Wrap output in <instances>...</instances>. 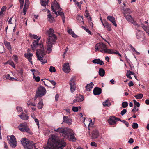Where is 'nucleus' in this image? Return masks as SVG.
I'll list each match as a JSON object with an SVG mask.
<instances>
[{"instance_id": "obj_1", "label": "nucleus", "mask_w": 149, "mask_h": 149, "mask_svg": "<svg viewBox=\"0 0 149 149\" xmlns=\"http://www.w3.org/2000/svg\"><path fill=\"white\" fill-rule=\"evenodd\" d=\"M39 46L40 49H37L36 52V55L38 60L41 61L42 64H44L47 62V60L43 58L44 56L45 55L46 52L44 50L43 45L42 44H39L37 40H35L33 42L31 46L32 50L34 51L37 47Z\"/></svg>"}, {"instance_id": "obj_2", "label": "nucleus", "mask_w": 149, "mask_h": 149, "mask_svg": "<svg viewBox=\"0 0 149 149\" xmlns=\"http://www.w3.org/2000/svg\"><path fill=\"white\" fill-rule=\"evenodd\" d=\"M53 29L50 28L47 31L49 37L46 41L47 51L49 53L52 50V45L56 42L57 39L56 36L54 33Z\"/></svg>"}, {"instance_id": "obj_3", "label": "nucleus", "mask_w": 149, "mask_h": 149, "mask_svg": "<svg viewBox=\"0 0 149 149\" xmlns=\"http://www.w3.org/2000/svg\"><path fill=\"white\" fill-rule=\"evenodd\" d=\"M21 142L26 149H32L33 147H35L34 143L32 141H29L25 138L22 139Z\"/></svg>"}, {"instance_id": "obj_4", "label": "nucleus", "mask_w": 149, "mask_h": 149, "mask_svg": "<svg viewBox=\"0 0 149 149\" xmlns=\"http://www.w3.org/2000/svg\"><path fill=\"white\" fill-rule=\"evenodd\" d=\"M95 51L100 50V51L102 53H108L109 52V50L110 49H108L106 45L103 43H99L97 44L95 46Z\"/></svg>"}, {"instance_id": "obj_5", "label": "nucleus", "mask_w": 149, "mask_h": 149, "mask_svg": "<svg viewBox=\"0 0 149 149\" xmlns=\"http://www.w3.org/2000/svg\"><path fill=\"white\" fill-rule=\"evenodd\" d=\"M46 93V90L45 88L42 86L39 87L36 94L35 97V100H36V98L38 97H41Z\"/></svg>"}, {"instance_id": "obj_6", "label": "nucleus", "mask_w": 149, "mask_h": 149, "mask_svg": "<svg viewBox=\"0 0 149 149\" xmlns=\"http://www.w3.org/2000/svg\"><path fill=\"white\" fill-rule=\"evenodd\" d=\"M27 126L26 123H24L20 124L18 127V128L22 132H28L30 133H31L30 130L27 127Z\"/></svg>"}, {"instance_id": "obj_7", "label": "nucleus", "mask_w": 149, "mask_h": 149, "mask_svg": "<svg viewBox=\"0 0 149 149\" xmlns=\"http://www.w3.org/2000/svg\"><path fill=\"white\" fill-rule=\"evenodd\" d=\"M8 142L10 146L12 147L15 148L17 146V142L16 139L14 135H11L10 136V139H8Z\"/></svg>"}, {"instance_id": "obj_8", "label": "nucleus", "mask_w": 149, "mask_h": 149, "mask_svg": "<svg viewBox=\"0 0 149 149\" xmlns=\"http://www.w3.org/2000/svg\"><path fill=\"white\" fill-rule=\"evenodd\" d=\"M67 136L70 141H76V139L74 136V133L72 130L67 132Z\"/></svg>"}, {"instance_id": "obj_9", "label": "nucleus", "mask_w": 149, "mask_h": 149, "mask_svg": "<svg viewBox=\"0 0 149 149\" xmlns=\"http://www.w3.org/2000/svg\"><path fill=\"white\" fill-rule=\"evenodd\" d=\"M51 8L52 11L54 12V13L56 14L57 16H58V15L56 10L60 8V6L56 1H54L53 6H52Z\"/></svg>"}, {"instance_id": "obj_10", "label": "nucleus", "mask_w": 149, "mask_h": 149, "mask_svg": "<svg viewBox=\"0 0 149 149\" xmlns=\"http://www.w3.org/2000/svg\"><path fill=\"white\" fill-rule=\"evenodd\" d=\"M75 79V77H73L71 79L69 82L70 85V89L72 92H73L75 90L76 87Z\"/></svg>"}, {"instance_id": "obj_11", "label": "nucleus", "mask_w": 149, "mask_h": 149, "mask_svg": "<svg viewBox=\"0 0 149 149\" xmlns=\"http://www.w3.org/2000/svg\"><path fill=\"white\" fill-rule=\"evenodd\" d=\"M54 130L55 132H57L59 133L63 134H65L67 133V129L64 127H59L57 129H54Z\"/></svg>"}, {"instance_id": "obj_12", "label": "nucleus", "mask_w": 149, "mask_h": 149, "mask_svg": "<svg viewBox=\"0 0 149 149\" xmlns=\"http://www.w3.org/2000/svg\"><path fill=\"white\" fill-rule=\"evenodd\" d=\"M63 69V71L66 73H68L70 72V68L68 63H65L64 64Z\"/></svg>"}, {"instance_id": "obj_13", "label": "nucleus", "mask_w": 149, "mask_h": 149, "mask_svg": "<svg viewBox=\"0 0 149 149\" xmlns=\"http://www.w3.org/2000/svg\"><path fill=\"white\" fill-rule=\"evenodd\" d=\"M109 123L111 125H113L116 124V117L115 116H111L109 119L108 120Z\"/></svg>"}, {"instance_id": "obj_14", "label": "nucleus", "mask_w": 149, "mask_h": 149, "mask_svg": "<svg viewBox=\"0 0 149 149\" xmlns=\"http://www.w3.org/2000/svg\"><path fill=\"white\" fill-rule=\"evenodd\" d=\"M102 93V89L100 88L96 87L94 88L93 90V93L94 95H97L100 94Z\"/></svg>"}, {"instance_id": "obj_15", "label": "nucleus", "mask_w": 149, "mask_h": 149, "mask_svg": "<svg viewBox=\"0 0 149 149\" xmlns=\"http://www.w3.org/2000/svg\"><path fill=\"white\" fill-rule=\"evenodd\" d=\"M47 16L48 17V19L50 23L54 22V18L51 14L49 10H48L47 11Z\"/></svg>"}, {"instance_id": "obj_16", "label": "nucleus", "mask_w": 149, "mask_h": 149, "mask_svg": "<svg viewBox=\"0 0 149 149\" xmlns=\"http://www.w3.org/2000/svg\"><path fill=\"white\" fill-rule=\"evenodd\" d=\"M108 20L111 22L113 25L116 27L117 26V25L115 19L114 17L111 16H108L107 17Z\"/></svg>"}, {"instance_id": "obj_17", "label": "nucleus", "mask_w": 149, "mask_h": 149, "mask_svg": "<svg viewBox=\"0 0 149 149\" xmlns=\"http://www.w3.org/2000/svg\"><path fill=\"white\" fill-rule=\"evenodd\" d=\"M99 136L98 131L96 130H93L92 132V139H95L97 138Z\"/></svg>"}, {"instance_id": "obj_18", "label": "nucleus", "mask_w": 149, "mask_h": 149, "mask_svg": "<svg viewBox=\"0 0 149 149\" xmlns=\"http://www.w3.org/2000/svg\"><path fill=\"white\" fill-rule=\"evenodd\" d=\"M94 84L92 82L88 84L85 87L87 91H90L93 88Z\"/></svg>"}, {"instance_id": "obj_19", "label": "nucleus", "mask_w": 149, "mask_h": 149, "mask_svg": "<svg viewBox=\"0 0 149 149\" xmlns=\"http://www.w3.org/2000/svg\"><path fill=\"white\" fill-rule=\"evenodd\" d=\"M63 122H65L69 125H71L72 123L71 120L69 119L67 116H64L63 118Z\"/></svg>"}, {"instance_id": "obj_20", "label": "nucleus", "mask_w": 149, "mask_h": 149, "mask_svg": "<svg viewBox=\"0 0 149 149\" xmlns=\"http://www.w3.org/2000/svg\"><path fill=\"white\" fill-rule=\"evenodd\" d=\"M21 119L24 120H27L29 118V117L27 114H25L22 112V114L20 115H18Z\"/></svg>"}, {"instance_id": "obj_21", "label": "nucleus", "mask_w": 149, "mask_h": 149, "mask_svg": "<svg viewBox=\"0 0 149 149\" xmlns=\"http://www.w3.org/2000/svg\"><path fill=\"white\" fill-rule=\"evenodd\" d=\"M92 62L95 64H99L100 65H103L104 64L103 62L100 60L99 59H95L92 60Z\"/></svg>"}, {"instance_id": "obj_22", "label": "nucleus", "mask_w": 149, "mask_h": 149, "mask_svg": "<svg viewBox=\"0 0 149 149\" xmlns=\"http://www.w3.org/2000/svg\"><path fill=\"white\" fill-rule=\"evenodd\" d=\"M102 24L104 27L106 28L108 31H110L111 30V24L108 23L106 21L104 23L102 22Z\"/></svg>"}, {"instance_id": "obj_23", "label": "nucleus", "mask_w": 149, "mask_h": 149, "mask_svg": "<svg viewBox=\"0 0 149 149\" xmlns=\"http://www.w3.org/2000/svg\"><path fill=\"white\" fill-rule=\"evenodd\" d=\"M109 54H115L118 55L120 57H121V54L120 53H119L118 51L116 50L110 49V50H109Z\"/></svg>"}, {"instance_id": "obj_24", "label": "nucleus", "mask_w": 149, "mask_h": 149, "mask_svg": "<svg viewBox=\"0 0 149 149\" xmlns=\"http://www.w3.org/2000/svg\"><path fill=\"white\" fill-rule=\"evenodd\" d=\"M25 57L27 58L29 61L31 63H32V61H31V57L33 56V54L31 53L25 54Z\"/></svg>"}, {"instance_id": "obj_25", "label": "nucleus", "mask_w": 149, "mask_h": 149, "mask_svg": "<svg viewBox=\"0 0 149 149\" xmlns=\"http://www.w3.org/2000/svg\"><path fill=\"white\" fill-rule=\"evenodd\" d=\"M84 100L83 97L81 95H79L76 99H74L73 101L74 103L81 102Z\"/></svg>"}, {"instance_id": "obj_26", "label": "nucleus", "mask_w": 149, "mask_h": 149, "mask_svg": "<svg viewBox=\"0 0 149 149\" xmlns=\"http://www.w3.org/2000/svg\"><path fill=\"white\" fill-rule=\"evenodd\" d=\"M122 7L123 8V9L124 10V16H125V14H126V15H130L132 13V12L130 9L127 8L124 10L123 6Z\"/></svg>"}, {"instance_id": "obj_27", "label": "nucleus", "mask_w": 149, "mask_h": 149, "mask_svg": "<svg viewBox=\"0 0 149 149\" xmlns=\"http://www.w3.org/2000/svg\"><path fill=\"white\" fill-rule=\"evenodd\" d=\"M49 0H40V3L42 6L45 7L46 5H48Z\"/></svg>"}, {"instance_id": "obj_28", "label": "nucleus", "mask_w": 149, "mask_h": 149, "mask_svg": "<svg viewBox=\"0 0 149 149\" xmlns=\"http://www.w3.org/2000/svg\"><path fill=\"white\" fill-rule=\"evenodd\" d=\"M124 16L128 21L130 22L132 21L133 18L130 15H126V14H125V16Z\"/></svg>"}, {"instance_id": "obj_29", "label": "nucleus", "mask_w": 149, "mask_h": 149, "mask_svg": "<svg viewBox=\"0 0 149 149\" xmlns=\"http://www.w3.org/2000/svg\"><path fill=\"white\" fill-rule=\"evenodd\" d=\"M103 105L104 106H109L111 105V103L109 101V100L107 99L105 100V101L103 102Z\"/></svg>"}, {"instance_id": "obj_30", "label": "nucleus", "mask_w": 149, "mask_h": 149, "mask_svg": "<svg viewBox=\"0 0 149 149\" xmlns=\"http://www.w3.org/2000/svg\"><path fill=\"white\" fill-rule=\"evenodd\" d=\"M4 45L9 50L11 49V47L10 42L6 41H4Z\"/></svg>"}, {"instance_id": "obj_31", "label": "nucleus", "mask_w": 149, "mask_h": 149, "mask_svg": "<svg viewBox=\"0 0 149 149\" xmlns=\"http://www.w3.org/2000/svg\"><path fill=\"white\" fill-rule=\"evenodd\" d=\"M58 15L61 16L62 17V20L63 23H64L65 20V17L64 16V13L63 12L59 11L58 12Z\"/></svg>"}, {"instance_id": "obj_32", "label": "nucleus", "mask_w": 149, "mask_h": 149, "mask_svg": "<svg viewBox=\"0 0 149 149\" xmlns=\"http://www.w3.org/2000/svg\"><path fill=\"white\" fill-rule=\"evenodd\" d=\"M99 74L101 77H103L104 75L105 71L102 68H101L99 69Z\"/></svg>"}, {"instance_id": "obj_33", "label": "nucleus", "mask_w": 149, "mask_h": 149, "mask_svg": "<svg viewBox=\"0 0 149 149\" xmlns=\"http://www.w3.org/2000/svg\"><path fill=\"white\" fill-rule=\"evenodd\" d=\"M6 78L7 79H9L12 81H16L17 79H16L13 78L12 77H10L9 74H8L5 76Z\"/></svg>"}, {"instance_id": "obj_34", "label": "nucleus", "mask_w": 149, "mask_h": 149, "mask_svg": "<svg viewBox=\"0 0 149 149\" xmlns=\"http://www.w3.org/2000/svg\"><path fill=\"white\" fill-rule=\"evenodd\" d=\"M6 9V7L5 6L3 7L1 9L0 12V17H2L3 15V12Z\"/></svg>"}, {"instance_id": "obj_35", "label": "nucleus", "mask_w": 149, "mask_h": 149, "mask_svg": "<svg viewBox=\"0 0 149 149\" xmlns=\"http://www.w3.org/2000/svg\"><path fill=\"white\" fill-rule=\"evenodd\" d=\"M43 103L42 100L40 101L38 105V108L39 109H41L42 108Z\"/></svg>"}, {"instance_id": "obj_36", "label": "nucleus", "mask_w": 149, "mask_h": 149, "mask_svg": "<svg viewBox=\"0 0 149 149\" xmlns=\"http://www.w3.org/2000/svg\"><path fill=\"white\" fill-rule=\"evenodd\" d=\"M29 8V5H26V4H25L23 9V12L24 14V15H25L26 14V12L27 10V9H28Z\"/></svg>"}, {"instance_id": "obj_37", "label": "nucleus", "mask_w": 149, "mask_h": 149, "mask_svg": "<svg viewBox=\"0 0 149 149\" xmlns=\"http://www.w3.org/2000/svg\"><path fill=\"white\" fill-rule=\"evenodd\" d=\"M29 8V5H26V4H25L23 9V12L24 14V15H25L26 14V12L27 10V9H28Z\"/></svg>"}, {"instance_id": "obj_38", "label": "nucleus", "mask_w": 149, "mask_h": 149, "mask_svg": "<svg viewBox=\"0 0 149 149\" xmlns=\"http://www.w3.org/2000/svg\"><path fill=\"white\" fill-rule=\"evenodd\" d=\"M5 52V49L3 44L0 45V53H3Z\"/></svg>"}, {"instance_id": "obj_39", "label": "nucleus", "mask_w": 149, "mask_h": 149, "mask_svg": "<svg viewBox=\"0 0 149 149\" xmlns=\"http://www.w3.org/2000/svg\"><path fill=\"white\" fill-rule=\"evenodd\" d=\"M142 27L146 33L149 34V27L148 26H146L144 24L142 25Z\"/></svg>"}, {"instance_id": "obj_40", "label": "nucleus", "mask_w": 149, "mask_h": 149, "mask_svg": "<svg viewBox=\"0 0 149 149\" xmlns=\"http://www.w3.org/2000/svg\"><path fill=\"white\" fill-rule=\"evenodd\" d=\"M68 33L72 35V36L73 37H76L77 36L74 34V32L72 31L71 29H70L68 31Z\"/></svg>"}, {"instance_id": "obj_41", "label": "nucleus", "mask_w": 149, "mask_h": 149, "mask_svg": "<svg viewBox=\"0 0 149 149\" xmlns=\"http://www.w3.org/2000/svg\"><path fill=\"white\" fill-rule=\"evenodd\" d=\"M128 102H123L121 104V106L123 108H125L128 106Z\"/></svg>"}, {"instance_id": "obj_42", "label": "nucleus", "mask_w": 149, "mask_h": 149, "mask_svg": "<svg viewBox=\"0 0 149 149\" xmlns=\"http://www.w3.org/2000/svg\"><path fill=\"white\" fill-rule=\"evenodd\" d=\"M33 78L34 79L35 81L37 82H38L40 80V78L39 76H37V77H36L35 75V73H33Z\"/></svg>"}, {"instance_id": "obj_43", "label": "nucleus", "mask_w": 149, "mask_h": 149, "mask_svg": "<svg viewBox=\"0 0 149 149\" xmlns=\"http://www.w3.org/2000/svg\"><path fill=\"white\" fill-rule=\"evenodd\" d=\"M49 71L52 73L53 72H55L56 71L55 68L52 66H51L49 68Z\"/></svg>"}, {"instance_id": "obj_44", "label": "nucleus", "mask_w": 149, "mask_h": 149, "mask_svg": "<svg viewBox=\"0 0 149 149\" xmlns=\"http://www.w3.org/2000/svg\"><path fill=\"white\" fill-rule=\"evenodd\" d=\"M143 96V95L142 94H138L135 96V97L136 99H139L142 98Z\"/></svg>"}, {"instance_id": "obj_45", "label": "nucleus", "mask_w": 149, "mask_h": 149, "mask_svg": "<svg viewBox=\"0 0 149 149\" xmlns=\"http://www.w3.org/2000/svg\"><path fill=\"white\" fill-rule=\"evenodd\" d=\"M133 100L134 101V106H135L136 107H139L140 106V104L139 103L137 102L135 100Z\"/></svg>"}, {"instance_id": "obj_46", "label": "nucleus", "mask_w": 149, "mask_h": 149, "mask_svg": "<svg viewBox=\"0 0 149 149\" xmlns=\"http://www.w3.org/2000/svg\"><path fill=\"white\" fill-rule=\"evenodd\" d=\"M7 63L10 65L12 66L14 68H15V65L14 63L11 61H8Z\"/></svg>"}, {"instance_id": "obj_47", "label": "nucleus", "mask_w": 149, "mask_h": 149, "mask_svg": "<svg viewBox=\"0 0 149 149\" xmlns=\"http://www.w3.org/2000/svg\"><path fill=\"white\" fill-rule=\"evenodd\" d=\"M19 2L20 5V8L21 9L22 8L24 5V0H19Z\"/></svg>"}, {"instance_id": "obj_48", "label": "nucleus", "mask_w": 149, "mask_h": 149, "mask_svg": "<svg viewBox=\"0 0 149 149\" xmlns=\"http://www.w3.org/2000/svg\"><path fill=\"white\" fill-rule=\"evenodd\" d=\"M23 71L22 70H20L19 72H18V76H19V78H21L23 77Z\"/></svg>"}, {"instance_id": "obj_49", "label": "nucleus", "mask_w": 149, "mask_h": 149, "mask_svg": "<svg viewBox=\"0 0 149 149\" xmlns=\"http://www.w3.org/2000/svg\"><path fill=\"white\" fill-rule=\"evenodd\" d=\"M118 1L119 4H120L121 3V1H122V2L123 3L124 6V7H125L126 6V5L125 4V3L126 2V0H118Z\"/></svg>"}, {"instance_id": "obj_50", "label": "nucleus", "mask_w": 149, "mask_h": 149, "mask_svg": "<svg viewBox=\"0 0 149 149\" xmlns=\"http://www.w3.org/2000/svg\"><path fill=\"white\" fill-rule=\"evenodd\" d=\"M132 127L134 129H136L138 128V124L136 123H134L132 125Z\"/></svg>"}, {"instance_id": "obj_51", "label": "nucleus", "mask_w": 149, "mask_h": 149, "mask_svg": "<svg viewBox=\"0 0 149 149\" xmlns=\"http://www.w3.org/2000/svg\"><path fill=\"white\" fill-rule=\"evenodd\" d=\"M30 36L32 38H33V39H37L38 36L37 35H32L31 34H29Z\"/></svg>"}, {"instance_id": "obj_52", "label": "nucleus", "mask_w": 149, "mask_h": 149, "mask_svg": "<svg viewBox=\"0 0 149 149\" xmlns=\"http://www.w3.org/2000/svg\"><path fill=\"white\" fill-rule=\"evenodd\" d=\"M16 109L18 112H22L23 110L22 107H17Z\"/></svg>"}, {"instance_id": "obj_53", "label": "nucleus", "mask_w": 149, "mask_h": 149, "mask_svg": "<svg viewBox=\"0 0 149 149\" xmlns=\"http://www.w3.org/2000/svg\"><path fill=\"white\" fill-rule=\"evenodd\" d=\"M127 112V110L125 109H123L121 111V114L122 116L124 115Z\"/></svg>"}, {"instance_id": "obj_54", "label": "nucleus", "mask_w": 149, "mask_h": 149, "mask_svg": "<svg viewBox=\"0 0 149 149\" xmlns=\"http://www.w3.org/2000/svg\"><path fill=\"white\" fill-rule=\"evenodd\" d=\"M72 109L73 111L74 112H77L78 110V108L76 107H73Z\"/></svg>"}, {"instance_id": "obj_55", "label": "nucleus", "mask_w": 149, "mask_h": 149, "mask_svg": "<svg viewBox=\"0 0 149 149\" xmlns=\"http://www.w3.org/2000/svg\"><path fill=\"white\" fill-rule=\"evenodd\" d=\"M14 60L16 62H17L18 60V58L17 56L16 55H14L13 56Z\"/></svg>"}, {"instance_id": "obj_56", "label": "nucleus", "mask_w": 149, "mask_h": 149, "mask_svg": "<svg viewBox=\"0 0 149 149\" xmlns=\"http://www.w3.org/2000/svg\"><path fill=\"white\" fill-rule=\"evenodd\" d=\"M134 74V72H132L130 70L127 71V73L126 74L130 75H132Z\"/></svg>"}, {"instance_id": "obj_57", "label": "nucleus", "mask_w": 149, "mask_h": 149, "mask_svg": "<svg viewBox=\"0 0 149 149\" xmlns=\"http://www.w3.org/2000/svg\"><path fill=\"white\" fill-rule=\"evenodd\" d=\"M77 20L80 19L81 22H82L83 23L84 22L83 20V18L82 17V16L79 15L77 17Z\"/></svg>"}, {"instance_id": "obj_58", "label": "nucleus", "mask_w": 149, "mask_h": 149, "mask_svg": "<svg viewBox=\"0 0 149 149\" xmlns=\"http://www.w3.org/2000/svg\"><path fill=\"white\" fill-rule=\"evenodd\" d=\"M33 119H34L35 122L36 123L37 125L39 127V124L38 120L37 118H34V117L33 118Z\"/></svg>"}, {"instance_id": "obj_59", "label": "nucleus", "mask_w": 149, "mask_h": 149, "mask_svg": "<svg viewBox=\"0 0 149 149\" xmlns=\"http://www.w3.org/2000/svg\"><path fill=\"white\" fill-rule=\"evenodd\" d=\"M91 145L92 146L96 147L97 146V144L95 142H91Z\"/></svg>"}, {"instance_id": "obj_60", "label": "nucleus", "mask_w": 149, "mask_h": 149, "mask_svg": "<svg viewBox=\"0 0 149 149\" xmlns=\"http://www.w3.org/2000/svg\"><path fill=\"white\" fill-rule=\"evenodd\" d=\"M132 23L134 25H136L137 26H138L139 25L137 24L136 22L135 21H134V19H133V21L132 22H130Z\"/></svg>"}, {"instance_id": "obj_61", "label": "nucleus", "mask_w": 149, "mask_h": 149, "mask_svg": "<svg viewBox=\"0 0 149 149\" xmlns=\"http://www.w3.org/2000/svg\"><path fill=\"white\" fill-rule=\"evenodd\" d=\"M49 81L54 86H55L56 83L55 82V81L54 80H49Z\"/></svg>"}, {"instance_id": "obj_62", "label": "nucleus", "mask_w": 149, "mask_h": 149, "mask_svg": "<svg viewBox=\"0 0 149 149\" xmlns=\"http://www.w3.org/2000/svg\"><path fill=\"white\" fill-rule=\"evenodd\" d=\"M134 142V140L132 138H130L128 141V142L130 144H132Z\"/></svg>"}, {"instance_id": "obj_63", "label": "nucleus", "mask_w": 149, "mask_h": 149, "mask_svg": "<svg viewBox=\"0 0 149 149\" xmlns=\"http://www.w3.org/2000/svg\"><path fill=\"white\" fill-rule=\"evenodd\" d=\"M122 122L123 123L126 125L127 127H128L129 123L128 122L124 120H123Z\"/></svg>"}, {"instance_id": "obj_64", "label": "nucleus", "mask_w": 149, "mask_h": 149, "mask_svg": "<svg viewBox=\"0 0 149 149\" xmlns=\"http://www.w3.org/2000/svg\"><path fill=\"white\" fill-rule=\"evenodd\" d=\"M133 85L134 84L132 81H131L129 82L128 85L130 87L133 86Z\"/></svg>"}]
</instances>
